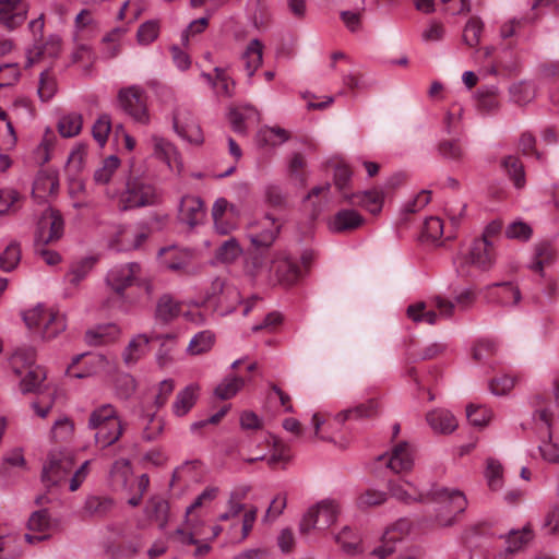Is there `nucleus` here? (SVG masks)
Segmentation results:
<instances>
[{
  "label": "nucleus",
  "instance_id": "obj_10",
  "mask_svg": "<svg viewBox=\"0 0 559 559\" xmlns=\"http://www.w3.org/2000/svg\"><path fill=\"white\" fill-rule=\"evenodd\" d=\"M205 532L206 526L202 514L197 508L189 506L183 523L169 535V539L178 546H190V544H198V538L204 539Z\"/></svg>",
  "mask_w": 559,
  "mask_h": 559
},
{
  "label": "nucleus",
  "instance_id": "obj_55",
  "mask_svg": "<svg viewBox=\"0 0 559 559\" xmlns=\"http://www.w3.org/2000/svg\"><path fill=\"white\" fill-rule=\"evenodd\" d=\"M21 260V248L16 241L10 242L0 253V269L4 272L13 271Z\"/></svg>",
  "mask_w": 559,
  "mask_h": 559
},
{
  "label": "nucleus",
  "instance_id": "obj_19",
  "mask_svg": "<svg viewBox=\"0 0 559 559\" xmlns=\"http://www.w3.org/2000/svg\"><path fill=\"white\" fill-rule=\"evenodd\" d=\"M141 266L135 262L120 264L111 267L106 276V284L119 297H123L124 290L133 285Z\"/></svg>",
  "mask_w": 559,
  "mask_h": 559
},
{
  "label": "nucleus",
  "instance_id": "obj_14",
  "mask_svg": "<svg viewBox=\"0 0 559 559\" xmlns=\"http://www.w3.org/2000/svg\"><path fill=\"white\" fill-rule=\"evenodd\" d=\"M160 265L171 272L191 275L197 273L192 265L193 251L187 248L169 246L158 251Z\"/></svg>",
  "mask_w": 559,
  "mask_h": 559
},
{
  "label": "nucleus",
  "instance_id": "obj_17",
  "mask_svg": "<svg viewBox=\"0 0 559 559\" xmlns=\"http://www.w3.org/2000/svg\"><path fill=\"white\" fill-rule=\"evenodd\" d=\"M414 449L407 442L397 443L390 453L378 457L379 465H384L396 474L411 471L414 466Z\"/></svg>",
  "mask_w": 559,
  "mask_h": 559
},
{
  "label": "nucleus",
  "instance_id": "obj_47",
  "mask_svg": "<svg viewBox=\"0 0 559 559\" xmlns=\"http://www.w3.org/2000/svg\"><path fill=\"white\" fill-rule=\"evenodd\" d=\"M243 385V378L237 376L226 377L215 388L214 394L219 400H229L235 396Z\"/></svg>",
  "mask_w": 559,
  "mask_h": 559
},
{
  "label": "nucleus",
  "instance_id": "obj_42",
  "mask_svg": "<svg viewBox=\"0 0 559 559\" xmlns=\"http://www.w3.org/2000/svg\"><path fill=\"white\" fill-rule=\"evenodd\" d=\"M262 48L259 39H252L242 55L245 70L249 78L253 76L262 63Z\"/></svg>",
  "mask_w": 559,
  "mask_h": 559
},
{
  "label": "nucleus",
  "instance_id": "obj_3",
  "mask_svg": "<svg viewBox=\"0 0 559 559\" xmlns=\"http://www.w3.org/2000/svg\"><path fill=\"white\" fill-rule=\"evenodd\" d=\"M425 503H431L433 515L430 521L435 526H452L459 514L467 507V500L463 492L456 489L433 486L427 491Z\"/></svg>",
  "mask_w": 559,
  "mask_h": 559
},
{
  "label": "nucleus",
  "instance_id": "obj_23",
  "mask_svg": "<svg viewBox=\"0 0 559 559\" xmlns=\"http://www.w3.org/2000/svg\"><path fill=\"white\" fill-rule=\"evenodd\" d=\"M533 538V531L530 525L521 530H511L507 535V547L502 550L488 554L484 559H514V555Z\"/></svg>",
  "mask_w": 559,
  "mask_h": 559
},
{
  "label": "nucleus",
  "instance_id": "obj_13",
  "mask_svg": "<svg viewBox=\"0 0 559 559\" xmlns=\"http://www.w3.org/2000/svg\"><path fill=\"white\" fill-rule=\"evenodd\" d=\"M74 466L73 456L66 451H50L43 467V481L47 485H60L68 479Z\"/></svg>",
  "mask_w": 559,
  "mask_h": 559
},
{
  "label": "nucleus",
  "instance_id": "obj_8",
  "mask_svg": "<svg viewBox=\"0 0 559 559\" xmlns=\"http://www.w3.org/2000/svg\"><path fill=\"white\" fill-rule=\"evenodd\" d=\"M340 514L341 504L337 500L322 499L306 510L299 522V532L306 536L312 532H325L337 522Z\"/></svg>",
  "mask_w": 559,
  "mask_h": 559
},
{
  "label": "nucleus",
  "instance_id": "obj_24",
  "mask_svg": "<svg viewBox=\"0 0 559 559\" xmlns=\"http://www.w3.org/2000/svg\"><path fill=\"white\" fill-rule=\"evenodd\" d=\"M28 10L27 0H0V22L14 29L25 22Z\"/></svg>",
  "mask_w": 559,
  "mask_h": 559
},
{
  "label": "nucleus",
  "instance_id": "obj_44",
  "mask_svg": "<svg viewBox=\"0 0 559 559\" xmlns=\"http://www.w3.org/2000/svg\"><path fill=\"white\" fill-rule=\"evenodd\" d=\"M215 343V334L210 330L198 332L190 341L187 353L192 356L207 353Z\"/></svg>",
  "mask_w": 559,
  "mask_h": 559
},
{
  "label": "nucleus",
  "instance_id": "obj_49",
  "mask_svg": "<svg viewBox=\"0 0 559 559\" xmlns=\"http://www.w3.org/2000/svg\"><path fill=\"white\" fill-rule=\"evenodd\" d=\"M181 313V305L171 296L164 295L159 298L156 307V316L165 321H171Z\"/></svg>",
  "mask_w": 559,
  "mask_h": 559
},
{
  "label": "nucleus",
  "instance_id": "obj_34",
  "mask_svg": "<svg viewBox=\"0 0 559 559\" xmlns=\"http://www.w3.org/2000/svg\"><path fill=\"white\" fill-rule=\"evenodd\" d=\"M121 334L120 328L115 323L96 325L85 333V341L93 346L106 345L116 341Z\"/></svg>",
  "mask_w": 559,
  "mask_h": 559
},
{
  "label": "nucleus",
  "instance_id": "obj_20",
  "mask_svg": "<svg viewBox=\"0 0 559 559\" xmlns=\"http://www.w3.org/2000/svg\"><path fill=\"white\" fill-rule=\"evenodd\" d=\"M211 294H207L206 300H214L217 310L222 316L235 310V305L240 301L239 292L236 287L226 285L223 280L215 278L212 282Z\"/></svg>",
  "mask_w": 559,
  "mask_h": 559
},
{
  "label": "nucleus",
  "instance_id": "obj_54",
  "mask_svg": "<svg viewBox=\"0 0 559 559\" xmlns=\"http://www.w3.org/2000/svg\"><path fill=\"white\" fill-rule=\"evenodd\" d=\"M397 543H400V536H391V531H384L380 538V545L374 547L370 555L378 559H386L395 551Z\"/></svg>",
  "mask_w": 559,
  "mask_h": 559
},
{
  "label": "nucleus",
  "instance_id": "obj_59",
  "mask_svg": "<svg viewBox=\"0 0 559 559\" xmlns=\"http://www.w3.org/2000/svg\"><path fill=\"white\" fill-rule=\"evenodd\" d=\"M74 432V424L68 417L55 421L50 430V439L55 442L69 441Z\"/></svg>",
  "mask_w": 559,
  "mask_h": 559
},
{
  "label": "nucleus",
  "instance_id": "obj_52",
  "mask_svg": "<svg viewBox=\"0 0 559 559\" xmlns=\"http://www.w3.org/2000/svg\"><path fill=\"white\" fill-rule=\"evenodd\" d=\"M120 166V159L116 155H110L103 160L100 167H98L94 173V181L97 185H107L114 174Z\"/></svg>",
  "mask_w": 559,
  "mask_h": 559
},
{
  "label": "nucleus",
  "instance_id": "obj_5",
  "mask_svg": "<svg viewBox=\"0 0 559 559\" xmlns=\"http://www.w3.org/2000/svg\"><path fill=\"white\" fill-rule=\"evenodd\" d=\"M36 350L31 346L14 349L9 358V368L20 378V390L23 393L37 391L46 379V371L35 364Z\"/></svg>",
  "mask_w": 559,
  "mask_h": 559
},
{
  "label": "nucleus",
  "instance_id": "obj_1",
  "mask_svg": "<svg viewBox=\"0 0 559 559\" xmlns=\"http://www.w3.org/2000/svg\"><path fill=\"white\" fill-rule=\"evenodd\" d=\"M281 226L269 215L260 223L251 224L248 238L254 250L248 253L245 261V272L252 278L277 283L295 284L301 271L298 263L285 250L272 251L269 248L275 241Z\"/></svg>",
  "mask_w": 559,
  "mask_h": 559
},
{
  "label": "nucleus",
  "instance_id": "obj_39",
  "mask_svg": "<svg viewBox=\"0 0 559 559\" xmlns=\"http://www.w3.org/2000/svg\"><path fill=\"white\" fill-rule=\"evenodd\" d=\"M114 507V500L109 497L90 496L83 507V515L88 518H104Z\"/></svg>",
  "mask_w": 559,
  "mask_h": 559
},
{
  "label": "nucleus",
  "instance_id": "obj_27",
  "mask_svg": "<svg viewBox=\"0 0 559 559\" xmlns=\"http://www.w3.org/2000/svg\"><path fill=\"white\" fill-rule=\"evenodd\" d=\"M388 489L393 498L405 503L426 501L427 491L420 489L418 486L408 480H390L388 484Z\"/></svg>",
  "mask_w": 559,
  "mask_h": 559
},
{
  "label": "nucleus",
  "instance_id": "obj_58",
  "mask_svg": "<svg viewBox=\"0 0 559 559\" xmlns=\"http://www.w3.org/2000/svg\"><path fill=\"white\" fill-rule=\"evenodd\" d=\"M466 416L473 426L483 428L491 420L492 412L486 406L471 404L466 407Z\"/></svg>",
  "mask_w": 559,
  "mask_h": 559
},
{
  "label": "nucleus",
  "instance_id": "obj_16",
  "mask_svg": "<svg viewBox=\"0 0 559 559\" xmlns=\"http://www.w3.org/2000/svg\"><path fill=\"white\" fill-rule=\"evenodd\" d=\"M111 368V361L102 354H82L74 357L68 373L80 379L109 371Z\"/></svg>",
  "mask_w": 559,
  "mask_h": 559
},
{
  "label": "nucleus",
  "instance_id": "obj_6",
  "mask_svg": "<svg viewBox=\"0 0 559 559\" xmlns=\"http://www.w3.org/2000/svg\"><path fill=\"white\" fill-rule=\"evenodd\" d=\"M22 317L27 329L44 341L56 338L67 329L64 314L41 304L25 310Z\"/></svg>",
  "mask_w": 559,
  "mask_h": 559
},
{
  "label": "nucleus",
  "instance_id": "obj_11",
  "mask_svg": "<svg viewBox=\"0 0 559 559\" xmlns=\"http://www.w3.org/2000/svg\"><path fill=\"white\" fill-rule=\"evenodd\" d=\"M151 156L166 165L173 174L180 176L185 166L180 152L174 143L158 134H152L147 140Z\"/></svg>",
  "mask_w": 559,
  "mask_h": 559
},
{
  "label": "nucleus",
  "instance_id": "obj_12",
  "mask_svg": "<svg viewBox=\"0 0 559 559\" xmlns=\"http://www.w3.org/2000/svg\"><path fill=\"white\" fill-rule=\"evenodd\" d=\"M158 201L156 188L147 182L134 180L128 182L126 191L119 198L121 210L154 205Z\"/></svg>",
  "mask_w": 559,
  "mask_h": 559
},
{
  "label": "nucleus",
  "instance_id": "obj_21",
  "mask_svg": "<svg viewBox=\"0 0 559 559\" xmlns=\"http://www.w3.org/2000/svg\"><path fill=\"white\" fill-rule=\"evenodd\" d=\"M538 419L547 427V435L542 439L537 451L543 461L549 464H559V436L551 425L550 413L547 409L537 412Z\"/></svg>",
  "mask_w": 559,
  "mask_h": 559
},
{
  "label": "nucleus",
  "instance_id": "obj_43",
  "mask_svg": "<svg viewBox=\"0 0 559 559\" xmlns=\"http://www.w3.org/2000/svg\"><path fill=\"white\" fill-rule=\"evenodd\" d=\"M146 515L158 523L160 528H165L168 522L169 504L163 498H152L145 507Z\"/></svg>",
  "mask_w": 559,
  "mask_h": 559
},
{
  "label": "nucleus",
  "instance_id": "obj_40",
  "mask_svg": "<svg viewBox=\"0 0 559 559\" xmlns=\"http://www.w3.org/2000/svg\"><path fill=\"white\" fill-rule=\"evenodd\" d=\"M510 100L518 106H525L534 100L536 88L532 82L520 81L509 87Z\"/></svg>",
  "mask_w": 559,
  "mask_h": 559
},
{
  "label": "nucleus",
  "instance_id": "obj_46",
  "mask_svg": "<svg viewBox=\"0 0 559 559\" xmlns=\"http://www.w3.org/2000/svg\"><path fill=\"white\" fill-rule=\"evenodd\" d=\"M83 127V118L79 112H69L60 117L58 121V131L63 138H73L78 135Z\"/></svg>",
  "mask_w": 559,
  "mask_h": 559
},
{
  "label": "nucleus",
  "instance_id": "obj_29",
  "mask_svg": "<svg viewBox=\"0 0 559 559\" xmlns=\"http://www.w3.org/2000/svg\"><path fill=\"white\" fill-rule=\"evenodd\" d=\"M365 218L356 210L343 209L328 221V227L333 233L354 230L362 226Z\"/></svg>",
  "mask_w": 559,
  "mask_h": 559
},
{
  "label": "nucleus",
  "instance_id": "obj_22",
  "mask_svg": "<svg viewBox=\"0 0 559 559\" xmlns=\"http://www.w3.org/2000/svg\"><path fill=\"white\" fill-rule=\"evenodd\" d=\"M58 527V522L52 520L47 510H39L32 513L27 522L29 533L25 534V540L36 544L49 537L48 532Z\"/></svg>",
  "mask_w": 559,
  "mask_h": 559
},
{
  "label": "nucleus",
  "instance_id": "obj_15",
  "mask_svg": "<svg viewBox=\"0 0 559 559\" xmlns=\"http://www.w3.org/2000/svg\"><path fill=\"white\" fill-rule=\"evenodd\" d=\"M173 127L175 132L192 144H201L203 134L189 107L179 105L173 114Z\"/></svg>",
  "mask_w": 559,
  "mask_h": 559
},
{
  "label": "nucleus",
  "instance_id": "obj_57",
  "mask_svg": "<svg viewBox=\"0 0 559 559\" xmlns=\"http://www.w3.org/2000/svg\"><path fill=\"white\" fill-rule=\"evenodd\" d=\"M242 249L235 238L224 241L216 251V260L223 263H231L240 257Z\"/></svg>",
  "mask_w": 559,
  "mask_h": 559
},
{
  "label": "nucleus",
  "instance_id": "obj_63",
  "mask_svg": "<svg viewBox=\"0 0 559 559\" xmlns=\"http://www.w3.org/2000/svg\"><path fill=\"white\" fill-rule=\"evenodd\" d=\"M540 528L545 535H559V502L549 507L543 518Z\"/></svg>",
  "mask_w": 559,
  "mask_h": 559
},
{
  "label": "nucleus",
  "instance_id": "obj_60",
  "mask_svg": "<svg viewBox=\"0 0 559 559\" xmlns=\"http://www.w3.org/2000/svg\"><path fill=\"white\" fill-rule=\"evenodd\" d=\"M115 393L119 399H129L136 389L134 378L129 373H119L114 381Z\"/></svg>",
  "mask_w": 559,
  "mask_h": 559
},
{
  "label": "nucleus",
  "instance_id": "obj_56",
  "mask_svg": "<svg viewBox=\"0 0 559 559\" xmlns=\"http://www.w3.org/2000/svg\"><path fill=\"white\" fill-rule=\"evenodd\" d=\"M94 265V259L86 258L73 264L70 271L66 274L67 283L78 286L91 272Z\"/></svg>",
  "mask_w": 559,
  "mask_h": 559
},
{
  "label": "nucleus",
  "instance_id": "obj_37",
  "mask_svg": "<svg viewBox=\"0 0 559 559\" xmlns=\"http://www.w3.org/2000/svg\"><path fill=\"white\" fill-rule=\"evenodd\" d=\"M151 338L146 334H138L124 348L122 358L127 366L135 365L150 350Z\"/></svg>",
  "mask_w": 559,
  "mask_h": 559
},
{
  "label": "nucleus",
  "instance_id": "obj_51",
  "mask_svg": "<svg viewBox=\"0 0 559 559\" xmlns=\"http://www.w3.org/2000/svg\"><path fill=\"white\" fill-rule=\"evenodd\" d=\"M132 475V467L127 459H119L114 462L110 469V479L114 485L126 488Z\"/></svg>",
  "mask_w": 559,
  "mask_h": 559
},
{
  "label": "nucleus",
  "instance_id": "obj_38",
  "mask_svg": "<svg viewBox=\"0 0 559 559\" xmlns=\"http://www.w3.org/2000/svg\"><path fill=\"white\" fill-rule=\"evenodd\" d=\"M288 139V131L280 127L264 126L255 135L257 143L261 147H276L285 143Z\"/></svg>",
  "mask_w": 559,
  "mask_h": 559
},
{
  "label": "nucleus",
  "instance_id": "obj_28",
  "mask_svg": "<svg viewBox=\"0 0 559 559\" xmlns=\"http://www.w3.org/2000/svg\"><path fill=\"white\" fill-rule=\"evenodd\" d=\"M333 539L347 556L354 557L365 552L360 534L349 525H344L338 532L334 533Z\"/></svg>",
  "mask_w": 559,
  "mask_h": 559
},
{
  "label": "nucleus",
  "instance_id": "obj_18",
  "mask_svg": "<svg viewBox=\"0 0 559 559\" xmlns=\"http://www.w3.org/2000/svg\"><path fill=\"white\" fill-rule=\"evenodd\" d=\"M63 227L61 215L50 207L46 209L37 223V243L48 245L57 241L63 234Z\"/></svg>",
  "mask_w": 559,
  "mask_h": 559
},
{
  "label": "nucleus",
  "instance_id": "obj_9",
  "mask_svg": "<svg viewBox=\"0 0 559 559\" xmlns=\"http://www.w3.org/2000/svg\"><path fill=\"white\" fill-rule=\"evenodd\" d=\"M118 103L121 109L134 122L146 126L151 121L147 108L146 93L140 85H130L118 92Z\"/></svg>",
  "mask_w": 559,
  "mask_h": 559
},
{
  "label": "nucleus",
  "instance_id": "obj_31",
  "mask_svg": "<svg viewBox=\"0 0 559 559\" xmlns=\"http://www.w3.org/2000/svg\"><path fill=\"white\" fill-rule=\"evenodd\" d=\"M201 78L209 84L216 96L230 98L235 94V81L223 68H214L213 73H201Z\"/></svg>",
  "mask_w": 559,
  "mask_h": 559
},
{
  "label": "nucleus",
  "instance_id": "obj_36",
  "mask_svg": "<svg viewBox=\"0 0 559 559\" xmlns=\"http://www.w3.org/2000/svg\"><path fill=\"white\" fill-rule=\"evenodd\" d=\"M59 187V180L55 173L39 171L33 183V197L43 201L57 191Z\"/></svg>",
  "mask_w": 559,
  "mask_h": 559
},
{
  "label": "nucleus",
  "instance_id": "obj_35",
  "mask_svg": "<svg viewBox=\"0 0 559 559\" xmlns=\"http://www.w3.org/2000/svg\"><path fill=\"white\" fill-rule=\"evenodd\" d=\"M124 34V28L115 27L102 38L99 48V58L102 60L108 61L120 55Z\"/></svg>",
  "mask_w": 559,
  "mask_h": 559
},
{
  "label": "nucleus",
  "instance_id": "obj_2",
  "mask_svg": "<svg viewBox=\"0 0 559 559\" xmlns=\"http://www.w3.org/2000/svg\"><path fill=\"white\" fill-rule=\"evenodd\" d=\"M475 300V295L469 288H465L455 296V304L440 296L429 302L417 301L407 307V317L416 323L436 324L439 318L448 319L453 314L455 306L467 308Z\"/></svg>",
  "mask_w": 559,
  "mask_h": 559
},
{
  "label": "nucleus",
  "instance_id": "obj_33",
  "mask_svg": "<svg viewBox=\"0 0 559 559\" xmlns=\"http://www.w3.org/2000/svg\"><path fill=\"white\" fill-rule=\"evenodd\" d=\"M426 420L436 433H451L457 427V420L448 409L436 408L427 413Z\"/></svg>",
  "mask_w": 559,
  "mask_h": 559
},
{
  "label": "nucleus",
  "instance_id": "obj_61",
  "mask_svg": "<svg viewBox=\"0 0 559 559\" xmlns=\"http://www.w3.org/2000/svg\"><path fill=\"white\" fill-rule=\"evenodd\" d=\"M111 131V119L107 114L100 115L92 127V134L94 140L104 146L108 140V135Z\"/></svg>",
  "mask_w": 559,
  "mask_h": 559
},
{
  "label": "nucleus",
  "instance_id": "obj_7",
  "mask_svg": "<svg viewBox=\"0 0 559 559\" xmlns=\"http://www.w3.org/2000/svg\"><path fill=\"white\" fill-rule=\"evenodd\" d=\"M496 261V250L491 240L475 239L466 252L455 259V267L461 276H474L476 271L489 270Z\"/></svg>",
  "mask_w": 559,
  "mask_h": 559
},
{
  "label": "nucleus",
  "instance_id": "obj_25",
  "mask_svg": "<svg viewBox=\"0 0 559 559\" xmlns=\"http://www.w3.org/2000/svg\"><path fill=\"white\" fill-rule=\"evenodd\" d=\"M228 119L236 133L247 134L250 128L260 122V112L251 105L234 106L229 108Z\"/></svg>",
  "mask_w": 559,
  "mask_h": 559
},
{
  "label": "nucleus",
  "instance_id": "obj_48",
  "mask_svg": "<svg viewBox=\"0 0 559 559\" xmlns=\"http://www.w3.org/2000/svg\"><path fill=\"white\" fill-rule=\"evenodd\" d=\"M330 194V185L325 183L311 189L307 194L305 202L312 206V215L317 216L328 204Z\"/></svg>",
  "mask_w": 559,
  "mask_h": 559
},
{
  "label": "nucleus",
  "instance_id": "obj_30",
  "mask_svg": "<svg viewBox=\"0 0 559 559\" xmlns=\"http://www.w3.org/2000/svg\"><path fill=\"white\" fill-rule=\"evenodd\" d=\"M344 200L353 205H359L371 214L381 212L384 201V193L380 189H372L357 193H344Z\"/></svg>",
  "mask_w": 559,
  "mask_h": 559
},
{
  "label": "nucleus",
  "instance_id": "obj_50",
  "mask_svg": "<svg viewBox=\"0 0 559 559\" xmlns=\"http://www.w3.org/2000/svg\"><path fill=\"white\" fill-rule=\"evenodd\" d=\"M16 144V135L7 112L0 107V150H12Z\"/></svg>",
  "mask_w": 559,
  "mask_h": 559
},
{
  "label": "nucleus",
  "instance_id": "obj_41",
  "mask_svg": "<svg viewBox=\"0 0 559 559\" xmlns=\"http://www.w3.org/2000/svg\"><path fill=\"white\" fill-rule=\"evenodd\" d=\"M491 296L502 306H514L521 299L519 288L511 283H498L493 285Z\"/></svg>",
  "mask_w": 559,
  "mask_h": 559
},
{
  "label": "nucleus",
  "instance_id": "obj_4",
  "mask_svg": "<svg viewBox=\"0 0 559 559\" xmlns=\"http://www.w3.org/2000/svg\"><path fill=\"white\" fill-rule=\"evenodd\" d=\"M87 428L94 431L95 444L102 449L115 444L123 432V425L112 404L95 407L88 416Z\"/></svg>",
  "mask_w": 559,
  "mask_h": 559
},
{
  "label": "nucleus",
  "instance_id": "obj_45",
  "mask_svg": "<svg viewBox=\"0 0 559 559\" xmlns=\"http://www.w3.org/2000/svg\"><path fill=\"white\" fill-rule=\"evenodd\" d=\"M378 413V403L373 400L360 404L354 408L346 409L336 416L338 423H344L349 419L370 418Z\"/></svg>",
  "mask_w": 559,
  "mask_h": 559
},
{
  "label": "nucleus",
  "instance_id": "obj_53",
  "mask_svg": "<svg viewBox=\"0 0 559 559\" xmlns=\"http://www.w3.org/2000/svg\"><path fill=\"white\" fill-rule=\"evenodd\" d=\"M502 167L507 171L510 179L516 189H522L525 186V174L523 165L514 156H508L502 162Z\"/></svg>",
  "mask_w": 559,
  "mask_h": 559
},
{
  "label": "nucleus",
  "instance_id": "obj_62",
  "mask_svg": "<svg viewBox=\"0 0 559 559\" xmlns=\"http://www.w3.org/2000/svg\"><path fill=\"white\" fill-rule=\"evenodd\" d=\"M484 24L478 17H472L465 25L463 39L469 47H476L483 34Z\"/></svg>",
  "mask_w": 559,
  "mask_h": 559
},
{
  "label": "nucleus",
  "instance_id": "obj_32",
  "mask_svg": "<svg viewBox=\"0 0 559 559\" xmlns=\"http://www.w3.org/2000/svg\"><path fill=\"white\" fill-rule=\"evenodd\" d=\"M200 395V385L190 383L177 392L171 405V412L176 417L186 416L195 405Z\"/></svg>",
  "mask_w": 559,
  "mask_h": 559
},
{
  "label": "nucleus",
  "instance_id": "obj_26",
  "mask_svg": "<svg viewBox=\"0 0 559 559\" xmlns=\"http://www.w3.org/2000/svg\"><path fill=\"white\" fill-rule=\"evenodd\" d=\"M205 206L201 198L195 195L182 197L179 205V221L189 227H195L205 218Z\"/></svg>",
  "mask_w": 559,
  "mask_h": 559
},
{
  "label": "nucleus",
  "instance_id": "obj_64",
  "mask_svg": "<svg viewBox=\"0 0 559 559\" xmlns=\"http://www.w3.org/2000/svg\"><path fill=\"white\" fill-rule=\"evenodd\" d=\"M533 235L532 227L522 219H515L506 228V236L509 239L527 241Z\"/></svg>",
  "mask_w": 559,
  "mask_h": 559
}]
</instances>
